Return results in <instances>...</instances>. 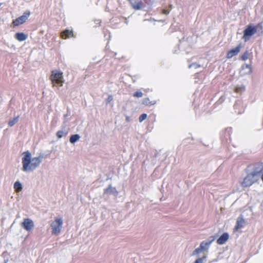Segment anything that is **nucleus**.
Segmentation results:
<instances>
[{"instance_id": "nucleus-1", "label": "nucleus", "mask_w": 263, "mask_h": 263, "mask_svg": "<svg viewBox=\"0 0 263 263\" xmlns=\"http://www.w3.org/2000/svg\"><path fill=\"white\" fill-rule=\"evenodd\" d=\"M23 155L22 170L24 172H30L33 171L40 165L43 158L41 156L31 158V154L29 151L24 152Z\"/></svg>"}, {"instance_id": "nucleus-2", "label": "nucleus", "mask_w": 263, "mask_h": 263, "mask_svg": "<svg viewBox=\"0 0 263 263\" xmlns=\"http://www.w3.org/2000/svg\"><path fill=\"white\" fill-rule=\"evenodd\" d=\"M260 30L261 33L263 32L262 26L260 24L256 26L249 25L243 31V35L242 39L245 42L250 40L251 37L256 34L257 31Z\"/></svg>"}, {"instance_id": "nucleus-3", "label": "nucleus", "mask_w": 263, "mask_h": 263, "mask_svg": "<svg viewBox=\"0 0 263 263\" xmlns=\"http://www.w3.org/2000/svg\"><path fill=\"white\" fill-rule=\"evenodd\" d=\"M260 175L259 171L255 170L247 175L242 182V185L245 187L250 186L259 180Z\"/></svg>"}, {"instance_id": "nucleus-4", "label": "nucleus", "mask_w": 263, "mask_h": 263, "mask_svg": "<svg viewBox=\"0 0 263 263\" xmlns=\"http://www.w3.org/2000/svg\"><path fill=\"white\" fill-rule=\"evenodd\" d=\"M50 80L53 86H55L57 85L59 86H63L64 82L63 72L57 70L52 71L50 76Z\"/></svg>"}, {"instance_id": "nucleus-5", "label": "nucleus", "mask_w": 263, "mask_h": 263, "mask_svg": "<svg viewBox=\"0 0 263 263\" xmlns=\"http://www.w3.org/2000/svg\"><path fill=\"white\" fill-rule=\"evenodd\" d=\"M63 226V220L61 218L55 219L50 224L52 234L58 235L61 232Z\"/></svg>"}, {"instance_id": "nucleus-6", "label": "nucleus", "mask_w": 263, "mask_h": 263, "mask_svg": "<svg viewBox=\"0 0 263 263\" xmlns=\"http://www.w3.org/2000/svg\"><path fill=\"white\" fill-rule=\"evenodd\" d=\"M132 7L136 10L144 9L150 5V0H132L130 1Z\"/></svg>"}, {"instance_id": "nucleus-7", "label": "nucleus", "mask_w": 263, "mask_h": 263, "mask_svg": "<svg viewBox=\"0 0 263 263\" xmlns=\"http://www.w3.org/2000/svg\"><path fill=\"white\" fill-rule=\"evenodd\" d=\"M30 14V13L29 11H25L22 16L13 20L12 24L16 26L23 24L28 19Z\"/></svg>"}, {"instance_id": "nucleus-8", "label": "nucleus", "mask_w": 263, "mask_h": 263, "mask_svg": "<svg viewBox=\"0 0 263 263\" xmlns=\"http://www.w3.org/2000/svg\"><path fill=\"white\" fill-rule=\"evenodd\" d=\"M21 226L26 230L30 231L32 230L34 227L33 221L29 218H26L24 220V221L21 223Z\"/></svg>"}, {"instance_id": "nucleus-9", "label": "nucleus", "mask_w": 263, "mask_h": 263, "mask_svg": "<svg viewBox=\"0 0 263 263\" xmlns=\"http://www.w3.org/2000/svg\"><path fill=\"white\" fill-rule=\"evenodd\" d=\"M215 236H211L206 240L202 241L200 246L202 248L203 251L208 249L211 243L215 240Z\"/></svg>"}, {"instance_id": "nucleus-10", "label": "nucleus", "mask_w": 263, "mask_h": 263, "mask_svg": "<svg viewBox=\"0 0 263 263\" xmlns=\"http://www.w3.org/2000/svg\"><path fill=\"white\" fill-rule=\"evenodd\" d=\"M241 47V45L240 44L235 48L230 50L227 53V58L230 59L237 55L239 52Z\"/></svg>"}, {"instance_id": "nucleus-11", "label": "nucleus", "mask_w": 263, "mask_h": 263, "mask_svg": "<svg viewBox=\"0 0 263 263\" xmlns=\"http://www.w3.org/2000/svg\"><path fill=\"white\" fill-rule=\"evenodd\" d=\"M252 72L251 66L249 64H244L241 66L240 73L242 76L249 74Z\"/></svg>"}, {"instance_id": "nucleus-12", "label": "nucleus", "mask_w": 263, "mask_h": 263, "mask_svg": "<svg viewBox=\"0 0 263 263\" xmlns=\"http://www.w3.org/2000/svg\"><path fill=\"white\" fill-rule=\"evenodd\" d=\"M104 194L107 195H112L115 196H116L118 194V192L117 191L115 187H112L110 185L108 186V187L104 190Z\"/></svg>"}, {"instance_id": "nucleus-13", "label": "nucleus", "mask_w": 263, "mask_h": 263, "mask_svg": "<svg viewBox=\"0 0 263 263\" xmlns=\"http://www.w3.org/2000/svg\"><path fill=\"white\" fill-rule=\"evenodd\" d=\"M229 235L227 233H223L217 240V243L219 245H223L228 240Z\"/></svg>"}, {"instance_id": "nucleus-14", "label": "nucleus", "mask_w": 263, "mask_h": 263, "mask_svg": "<svg viewBox=\"0 0 263 263\" xmlns=\"http://www.w3.org/2000/svg\"><path fill=\"white\" fill-rule=\"evenodd\" d=\"M245 224V220L242 217H238L237 220L236 224L234 229V231L243 227Z\"/></svg>"}, {"instance_id": "nucleus-15", "label": "nucleus", "mask_w": 263, "mask_h": 263, "mask_svg": "<svg viewBox=\"0 0 263 263\" xmlns=\"http://www.w3.org/2000/svg\"><path fill=\"white\" fill-rule=\"evenodd\" d=\"M15 37L18 41L22 42V41H25L27 39L28 36L27 34H25L24 33L18 32L15 34Z\"/></svg>"}, {"instance_id": "nucleus-16", "label": "nucleus", "mask_w": 263, "mask_h": 263, "mask_svg": "<svg viewBox=\"0 0 263 263\" xmlns=\"http://www.w3.org/2000/svg\"><path fill=\"white\" fill-rule=\"evenodd\" d=\"M73 32L71 30L66 29L61 33L62 38L67 39L73 36Z\"/></svg>"}, {"instance_id": "nucleus-17", "label": "nucleus", "mask_w": 263, "mask_h": 263, "mask_svg": "<svg viewBox=\"0 0 263 263\" xmlns=\"http://www.w3.org/2000/svg\"><path fill=\"white\" fill-rule=\"evenodd\" d=\"M80 138V136L78 134L72 135L69 139L71 143L73 144L77 142Z\"/></svg>"}, {"instance_id": "nucleus-18", "label": "nucleus", "mask_w": 263, "mask_h": 263, "mask_svg": "<svg viewBox=\"0 0 263 263\" xmlns=\"http://www.w3.org/2000/svg\"><path fill=\"white\" fill-rule=\"evenodd\" d=\"M14 188L16 192H19L22 189V185L19 181H16L14 184Z\"/></svg>"}, {"instance_id": "nucleus-19", "label": "nucleus", "mask_w": 263, "mask_h": 263, "mask_svg": "<svg viewBox=\"0 0 263 263\" xmlns=\"http://www.w3.org/2000/svg\"><path fill=\"white\" fill-rule=\"evenodd\" d=\"M18 119L19 117L17 116L10 120L8 122L9 126L10 127L13 126L15 124H16L18 122Z\"/></svg>"}, {"instance_id": "nucleus-20", "label": "nucleus", "mask_w": 263, "mask_h": 263, "mask_svg": "<svg viewBox=\"0 0 263 263\" xmlns=\"http://www.w3.org/2000/svg\"><path fill=\"white\" fill-rule=\"evenodd\" d=\"M155 102H151L148 98H144L143 100L142 103L145 105H152L155 104Z\"/></svg>"}, {"instance_id": "nucleus-21", "label": "nucleus", "mask_w": 263, "mask_h": 263, "mask_svg": "<svg viewBox=\"0 0 263 263\" xmlns=\"http://www.w3.org/2000/svg\"><path fill=\"white\" fill-rule=\"evenodd\" d=\"M249 52L248 51H245L241 56V59L242 61H246L249 58Z\"/></svg>"}, {"instance_id": "nucleus-22", "label": "nucleus", "mask_w": 263, "mask_h": 263, "mask_svg": "<svg viewBox=\"0 0 263 263\" xmlns=\"http://www.w3.org/2000/svg\"><path fill=\"white\" fill-rule=\"evenodd\" d=\"M203 251H204L202 250V248L200 246L199 248L196 249L194 251L193 253H192V255L198 254L199 253L202 252Z\"/></svg>"}, {"instance_id": "nucleus-23", "label": "nucleus", "mask_w": 263, "mask_h": 263, "mask_svg": "<svg viewBox=\"0 0 263 263\" xmlns=\"http://www.w3.org/2000/svg\"><path fill=\"white\" fill-rule=\"evenodd\" d=\"M143 95L141 91H136L133 94V96L137 98H141L143 96Z\"/></svg>"}, {"instance_id": "nucleus-24", "label": "nucleus", "mask_w": 263, "mask_h": 263, "mask_svg": "<svg viewBox=\"0 0 263 263\" xmlns=\"http://www.w3.org/2000/svg\"><path fill=\"white\" fill-rule=\"evenodd\" d=\"M147 117V115L146 114H142L139 118V120L140 122L144 121Z\"/></svg>"}, {"instance_id": "nucleus-25", "label": "nucleus", "mask_w": 263, "mask_h": 263, "mask_svg": "<svg viewBox=\"0 0 263 263\" xmlns=\"http://www.w3.org/2000/svg\"><path fill=\"white\" fill-rule=\"evenodd\" d=\"M113 100V97L111 95H108L107 98L105 100L106 104H108Z\"/></svg>"}, {"instance_id": "nucleus-26", "label": "nucleus", "mask_w": 263, "mask_h": 263, "mask_svg": "<svg viewBox=\"0 0 263 263\" xmlns=\"http://www.w3.org/2000/svg\"><path fill=\"white\" fill-rule=\"evenodd\" d=\"M200 67V65L195 63H193L192 64H190L189 66V68H191L192 67H194V68L195 69H197V68L198 67Z\"/></svg>"}, {"instance_id": "nucleus-27", "label": "nucleus", "mask_w": 263, "mask_h": 263, "mask_svg": "<svg viewBox=\"0 0 263 263\" xmlns=\"http://www.w3.org/2000/svg\"><path fill=\"white\" fill-rule=\"evenodd\" d=\"M66 133H57V136L58 137V138H62V137H64L66 135Z\"/></svg>"}, {"instance_id": "nucleus-28", "label": "nucleus", "mask_w": 263, "mask_h": 263, "mask_svg": "<svg viewBox=\"0 0 263 263\" xmlns=\"http://www.w3.org/2000/svg\"><path fill=\"white\" fill-rule=\"evenodd\" d=\"M205 259L204 257L199 258L195 261V263H203V261Z\"/></svg>"}, {"instance_id": "nucleus-29", "label": "nucleus", "mask_w": 263, "mask_h": 263, "mask_svg": "<svg viewBox=\"0 0 263 263\" xmlns=\"http://www.w3.org/2000/svg\"><path fill=\"white\" fill-rule=\"evenodd\" d=\"M170 11L167 10L163 9V13L164 14H168L169 13Z\"/></svg>"}, {"instance_id": "nucleus-30", "label": "nucleus", "mask_w": 263, "mask_h": 263, "mask_svg": "<svg viewBox=\"0 0 263 263\" xmlns=\"http://www.w3.org/2000/svg\"><path fill=\"white\" fill-rule=\"evenodd\" d=\"M70 115L68 114V113L67 112L66 115H64V118L65 119H66V118L69 117Z\"/></svg>"}, {"instance_id": "nucleus-31", "label": "nucleus", "mask_w": 263, "mask_h": 263, "mask_svg": "<svg viewBox=\"0 0 263 263\" xmlns=\"http://www.w3.org/2000/svg\"><path fill=\"white\" fill-rule=\"evenodd\" d=\"M261 179L262 180V182H263V174L261 176Z\"/></svg>"}, {"instance_id": "nucleus-32", "label": "nucleus", "mask_w": 263, "mask_h": 263, "mask_svg": "<svg viewBox=\"0 0 263 263\" xmlns=\"http://www.w3.org/2000/svg\"><path fill=\"white\" fill-rule=\"evenodd\" d=\"M2 263H7V260H5L4 261V262H2Z\"/></svg>"}, {"instance_id": "nucleus-33", "label": "nucleus", "mask_w": 263, "mask_h": 263, "mask_svg": "<svg viewBox=\"0 0 263 263\" xmlns=\"http://www.w3.org/2000/svg\"><path fill=\"white\" fill-rule=\"evenodd\" d=\"M239 90V88L237 87L236 88V91L237 92H238Z\"/></svg>"}, {"instance_id": "nucleus-34", "label": "nucleus", "mask_w": 263, "mask_h": 263, "mask_svg": "<svg viewBox=\"0 0 263 263\" xmlns=\"http://www.w3.org/2000/svg\"><path fill=\"white\" fill-rule=\"evenodd\" d=\"M240 88L241 90H244V87H241Z\"/></svg>"}]
</instances>
